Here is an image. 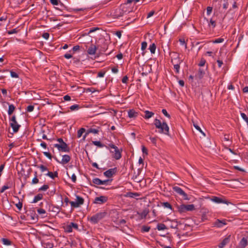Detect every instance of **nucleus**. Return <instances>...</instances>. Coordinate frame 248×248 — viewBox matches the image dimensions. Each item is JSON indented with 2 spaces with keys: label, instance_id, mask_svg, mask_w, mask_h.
<instances>
[{
  "label": "nucleus",
  "instance_id": "obj_7",
  "mask_svg": "<svg viewBox=\"0 0 248 248\" xmlns=\"http://www.w3.org/2000/svg\"><path fill=\"white\" fill-rule=\"evenodd\" d=\"M210 200L212 202H215L217 203H225L227 205L231 203V202H229L227 200H226L225 199H223L221 198L216 196H212L210 198Z\"/></svg>",
  "mask_w": 248,
  "mask_h": 248
},
{
  "label": "nucleus",
  "instance_id": "obj_35",
  "mask_svg": "<svg viewBox=\"0 0 248 248\" xmlns=\"http://www.w3.org/2000/svg\"><path fill=\"white\" fill-rule=\"evenodd\" d=\"M49 186L47 185H44L42 186H41L40 188H39V191H46L47 189H48Z\"/></svg>",
  "mask_w": 248,
  "mask_h": 248
},
{
  "label": "nucleus",
  "instance_id": "obj_8",
  "mask_svg": "<svg viewBox=\"0 0 248 248\" xmlns=\"http://www.w3.org/2000/svg\"><path fill=\"white\" fill-rule=\"evenodd\" d=\"M172 188L177 193L182 196L185 200H189L187 195L180 187L175 186H173Z\"/></svg>",
  "mask_w": 248,
  "mask_h": 248
},
{
  "label": "nucleus",
  "instance_id": "obj_32",
  "mask_svg": "<svg viewBox=\"0 0 248 248\" xmlns=\"http://www.w3.org/2000/svg\"><path fill=\"white\" fill-rule=\"evenodd\" d=\"M1 241L5 245H10L12 243L10 240L6 238H2Z\"/></svg>",
  "mask_w": 248,
  "mask_h": 248
},
{
  "label": "nucleus",
  "instance_id": "obj_27",
  "mask_svg": "<svg viewBox=\"0 0 248 248\" xmlns=\"http://www.w3.org/2000/svg\"><path fill=\"white\" fill-rule=\"evenodd\" d=\"M155 49L156 45L155 44L153 43L150 46L149 49L152 53L154 54L155 53Z\"/></svg>",
  "mask_w": 248,
  "mask_h": 248
},
{
  "label": "nucleus",
  "instance_id": "obj_50",
  "mask_svg": "<svg viewBox=\"0 0 248 248\" xmlns=\"http://www.w3.org/2000/svg\"><path fill=\"white\" fill-rule=\"evenodd\" d=\"M134 0H127V3L126 4H125L123 6H122V10L125 12H126V10H125L124 9H125V5H126L127 4H128V3H131L132 1H133Z\"/></svg>",
  "mask_w": 248,
  "mask_h": 248
},
{
  "label": "nucleus",
  "instance_id": "obj_42",
  "mask_svg": "<svg viewBox=\"0 0 248 248\" xmlns=\"http://www.w3.org/2000/svg\"><path fill=\"white\" fill-rule=\"evenodd\" d=\"M209 26H212L213 28H215L216 26V21L213 20L212 19H211L210 20V23H209Z\"/></svg>",
  "mask_w": 248,
  "mask_h": 248
},
{
  "label": "nucleus",
  "instance_id": "obj_25",
  "mask_svg": "<svg viewBox=\"0 0 248 248\" xmlns=\"http://www.w3.org/2000/svg\"><path fill=\"white\" fill-rule=\"evenodd\" d=\"M157 229L159 231L164 230L167 229L166 225L163 223H159L157 226Z\"/></svg>",
  "mask_w": 248,
  "mask_h": 248
},
{
  "label": "nucleus",
  "instance_id": "obj_3",
  "mask_svg": "<svg viewBox=\"0 0 248 248\" xmlns=\"http://www.w3.org/2000/svg\"><path fill=\"white\" fill-rule=\"evenodd\" d=\"M178 211L180 213H185L187 211H192L195 210V206L193 204H181L177 206Z\"/></svg>",
  "mask_w": 248,
  "mask_h": 248
},
{
  "label": "nucleus",
  "instance_id": "obj_44",
  "mask_svg": "<svg viewBox=\"0 0 248 248\" xmlns=\"http://www.w3.org/2000/svg\"><path fill=\"white\" fill-rule=\"evenodd\" d=\"M34 109V106L32 105L28 106L27 108V111L28 112H31Z\"/></svg>",
  "mask_w": 248,
  "mask_h": 248
},
{
  "label": "nucleus",
  "instance_id": "obj_5",
  "mask_svg": "<svg viewBox=\"0 0 248 248\" xmlns=\"http://www.w3.org/2000/svg\"><path fill=\"white\" fill-rule=\"evenodd\" d=\"M12 122L10 123V126L12 128L13 131L16 133L18 131L20 125L18 124L16 121V117L15 115L13 116L10 120Z\"/></svg>",
  "mask_w": 248,
  "mask_h": 248
},
{
  "label": "nucleus",
  "instance_id": "obj_54",
  "mask_svg": "<svg viewBox=\"0 0 248 248\" xmlns=\"http://www.w3.org/2000/svg\"><path fill=\"white\" fill-rule=\"evenodd\" d=\"M179 41L182 45H185V48H187V45L186 43L185 40L183 38L179 39Z\"/></svg>",
  "mask_w": 248,
  "mask_h": 248
},
{
  "label": "nucleus",
  "instance_id": "obj_46",
  "mask_svg": "<svg viewBox=\"0 0 248 248\" xmlns=\"http://www.w3.org/2000/svg\"><path fill=\"white\" fill-rule=\"evenodd\" d=\"M194 126L195 127L196 129H197L198 131H199L201 133H202L204 136H205V134L202 131L201 128L197 124H193Z\"/></svg>",
  "mask_w": 248,
  "mask_h": 248
},
{
  "label": "nucleus",
  "instance_id": "obj_58",
  "mask_svg": "<svg viewBox=\"0 0 248 248\" xmlns=\"http://www.w3.org/2000/svg\"><path fill=\"white\" fill-rule=\"evenodd\" d=\"M212 9L213 8L212 7L208 6L207 7V14L208 15H209L211 13Z\"/></svg>",
  "mask_w": 248,
  "mask_h": 248
},
{
  "label": "nucleus",
  "instance_id": "obj_24",
  "mask_svg": "<svg viewBox=\"0 0 248 248\" xmlns=\"http://www.w3.org/2000/svg\"><path fill=\"white\" fill-rule=\"evenodd\" d=\"M77 202H76L78 203V206L82 205L84 203V199L82 198L79 197V196H77Z\"/></svg>",
  "mask_w": 248,
  "mask_h": 248
},
{
  "label": "nucleus",
  "instance_id": "obj_38",
  "mask_svg": "<svg viewBox=\"0 0 248 248\" xmlns=\"http://www.w3.org/2000/svg\"><path fill=\"white\" fill-rule=\"evenodd\" d=\"M150 230V227L147 226H143L141 228V231L144 232H148Z\"/></svg>",
  "mask_w": 248,
  "mask_h": 248
},
{
  "label": "nucleus",
  "instance_id": "obj_47",
  "mask_svg": "<svg viewBox=\"0 0 248 248\" xmlns=\"http://www.w3.org/2000/svg\"><path fill=\"white\" fill-rule=\"evenodd\" d=\"M44 155L46 156L47 157H48L49 159H52V155H51L50 154V153H48V152H45L43 153Z\"/></svg>",
  "mask_w": 248,
  "mask_h": 248
},
{
  "label": "nucleus",
  "instance_id": "obj_61",
  "mask_svg": "<svg viewBox=\"0 0 248 248\" xmlns=\"http://www.w3.org/2000/svg\"><path fill=\"white\" fill-rule=\"evenodd\" d=\"M156 137H153V138H152L151 137L150 138V140L151 141V142L154 144V145H156Z\"/></svg>",
  "mask_w": 248,
  "mask_h": 248
},
{
  "label": "nucleus",
  "instance_id": "obj_14",
  "mask_svg": "<svg viewBox=\"0 0 248 248\" xmlns=\"http://www.w3.org/2000/svg\"><path fill=\"white\" fill-rule=\"evenodd\" d=\"M97 49V47L92 44L87 50V53L89 55H94L95 54Z\"/></svg>",
  "mask_w": 248,
  "mask_h": 248
},
{
  "label": "nucleus",
  "instance_id": "obj_56",
  "mask_svg": "<svg viewBox=\"0 0 248 248\" xmlns=\"http://www.w3.org/2000/svg\"><path fill=\"white\" fill-rule=\"evenodd\" d=\"M70 203L71 204V206L73 207H78L79 206L78 203H77L76 202H70Z\"/></svg>",
  "mask_w": 248,
  "mask_h": 248
},
{
  "label": "nucleus",
  "instance_id": "obj_37",
  "mask_svg": "<svg viewBox=\"0 0 248 248\" xmlns=\"http://www.w3.org/2000/svg\"><path fill=\"white\" fill-rule=\"evenodd\" d=\"M44 247L46 248H53V244L51 243H44Z\"/></svg>",
  "mask_w": 248,
  "mask_h": 248
},
{
  "label": "nucleus",
  "instance_id": "obj_18",
  "mask_svg": "<svg viewBox=\"0 0 248 248\" xmlns=\"http://www.w3.org/2000/svg\"><path fill=\"white\" fill-rule=\"evenodd\" d=\"M140 195V194L138 193L129 192L126 193L125 196L130 198H135L137 197H139Z\"/></svg>",
  "mask_w": 248,
  "mask_h": 248
},
{
  "label": "nucleus",
  "instance_id": "obj_12",
  "mask_svg": "<svg viewBox=\"0 0 248 248\" xmlns=\"http://www.w3.org/2000/svg\"><path fill=\"white\" fill-rule=\"evenodd\" d=\"M54 158L58 163L62 164H65L70 161V160L71 159V157L69 155H63L62 156V160L61 161H60L56 157H54Z\"/></svg>",
  "mask_w": 248,
  "mask_h": 248
},
{
  "label": "nucleus",
  "instance_id": "obj_48",
  "mask_svg": "<svg viewBox=\"0 0 248 248\" xmlns=\"http://www.w3.org/2000/svg\"><path fill=\"white\" fill-rule=\"evenodd\" d=\"M70 226L72 227V228H74L76 230L78 229V225L76 223H75L74 222H71L70 224Z\"/></svg>",
  "mask_w": 248,
  "mask_h": 248
},
{
  "label": "nucleus",
  "instance_id": "obj_43",
  "mask_svg": "<svg viewBox=\"0 0 248 248\" xmlns=\"http://www.w3.org/2000/svg\"><path fill=\"white\" fill-rule=\"evenodd\" d=\"M162 112L163 113V114L166 116L167 117L169 118H170V114L167 112V110L165 109H163L162 110Z\"/></svg>",
  "mask_w": 248,
  "mask_h": 248
},
{
  "label": "nucleus",
  "instance_id": "obj_52",
  "mask_svg": "<svg viewBox=\"0 0 248 248\" xmlns=\"http://www.w3.org/2000/svg\"><path fill=\"white\" fill-rule=\"evenodd\" d=\"M147 46V44L146 42H143L141 43V49L142 50H144L146 49Z\"/></svg>",
  "mask_w": 248,
  "mask_h": 248
},
{
  "label": "nucleus",
  "instance_id": "obj_23",
  "mask_svg": "<svg viewBox=\"0 0 248 248\" xmlns=\"http://www.w3.org/2000/svg\"><path fill=\"white\" fill-rule=\"evenodd\" d=\"M15 110V107L13 104L9 105V108L8 110V113L9 115H11L14 110Z\"/></svg>",
  "mask_w": 248,
  "mask_h": 248
},
{
  "label": "nucleus",
  "instance_id": "obj_2",
  "mask_svg": "<svg viewBox=\"0 0 248 248\" xmlns=\"http://www.w3.org/2000/svg\"><path fill=\"white\" fill-rule=\"evenodd\" d=\"M108 147L111 149V150H110V152L112 154V157L114 158L116 160L120 159L122 157L121 153L122 150L119 149L113 144H108Z\"/></svg>",
  "mask_w": 248,
  "mask_h": 248
},
{
  "label": "nucleus",
  "instance_id": "obj_53",
  "mask_svg": "<svg viewBox=\"0 0 248 248\" xmlns=\"http://www.w3.org/2000/svg\"><path fill=\"white\" fill-rule=\"evenodd\" d=\"M10 74L11 77L13 78H17L18 77V74L15 72L11 71Z\"/></svg>",
  "mask_w": 248,
  "mask_h": 248
},
{
  "label": "nucleus",
  "instance_id": "obj_1",
  "mask_svg": "<svg viewBox=\"0 0 248 248\" xmlns=\"http://www.w3.org/2000/svg\"><path fill=\"white\" fill-rule=\"evenodd\" d=\"M154 122L155 127L159 129V133L169 135V127L166 122H163L161 123V121L157 119H155Z\"/></svg>",
  "mask_w": 248,
  "mask_h": 248
},
{
  "label": "nucleus",
  "instance_id": "obj_4",
  "mask_svg": "<svg viewBox=\"0 0 248 248\" xmlns=\"http://www.w3.org/2000/svg\"><path fill=\"white\" fill-rule=\"evenodd\" d=\"M106 215L107 212H106L98 213L90 218V221L94 224L97 223L100 220L104 218Z\"/></svg>",
  "mask_w": 248,
  "mask_h": 248
},
{
  "label": "nucleus",
  "instance_id": "obj_45",
  "mask_svg": "<svg viewBox=\"0 0 248 248\" xmlns=\"http://www.w3.org/2000/svg\"><path fill=\"white\" fill-rule=\"evenodd\" d=\"M38 167L40 169L42 172L47 170V167L43 165H41Z\"/></svg>",
  "mask_w": 248,
  "mask_h": 248
},
{
  "label": "nucleus",
  "instance_id": "obj_34",
  "mask_svg": "<svg viewBox=\"0 0 248 248\" xmlns=\"http://www.w3.org/2000/svg\"><path fill=\"white\" fill-rule=\"evenodd\" d=\"M223 38H217V39H215V40H213L211 42L215 44H217V43H222L224 41Z\"/></svg>",
  "mask_w": 248,
  "mask_h": 248
},
{
  "label": "nucleus",
  "instance_id": "obj_57",
  "mask_svg": "<svg viewBox=\"0 0 248 248\" xmlns=\"http://www.w3.org/2000/svg\"><path fill=\"white\" fill-rule=\"evenodd\" d=\"M80 49V46H78V45H77V46H74L73 47V51L75 52H76L78 50H79Z\"/></svg>",
  "mask_w": 248,
  "mask_h": 248
},
{
  "label": "nucleus",
  "instance_id": "obj_21",
  "mask_svg": "<svg viewBox=\"0 0 248 248\" xmlns=\"http://www.w3.org/2000/svg\"><path fill=\"white\" fill-rule=\"evenodd\" d=\"M46 175L48 176L52 179H54L55 177H57L58 175V173L57 171H55L54 173L52 172L48 171L46 174Z\"/></svg>",
  "mask_w": 248,
  "mask_h": 248
},
{
  "label": "nucleus",
  "instance_id": "obj_10",
  "mask_svg": "<svg viewBox=\"0 0 248 248\" xmlns=\"http://www.w3.org/2000/svg\"><path fill=\"white\" fill-rule=\"evenodd\" d=\"M226 224V219L220 220L217 219L213 223V226L217 228H221Z\"/></svg>",
  "mask_w": 248,
  "mask_h": 248
},
{
  "label": "nucleus",
  "instance_id": "obj_49",
  "mask_svg": "<svg viewBox=\"0 0 248 248\" xmlns=\"http://www.w3.org/2000/svg\"><path fill=\"white\" fill-rule=\"evenodd\" d=\"M9 187H10V186H7V185L3 186L2 187V188H1V190L0 191V193H3L5 190L8 189Z\"/></svg>",
  "mask_w": 248,
  "mask_h": 248
},
{
  "label": "nucleus",
  "instance_id": "obj_60",
  "mask_svg": "<svg viewBox=\"0 0 248 248\" xmlns=\"http://www.w3.org/2000/svg\"><path fill=\"white\" fill-rule=\"evenodd\" d=\"M42 36L46 39H48L49 37V34L47 32H45L43 34Z\"/></svg>",
  "mask_w": 248,
  "mask_h": 248
},
{
  "label": "nucleus",
  "instance_id": "obj_11",
  "mask_svg": "<svg viewBox=\"0 0 248 248\" xmlns=\"http://www.w3.org/2000/svg\"><path fill=\"white\" fill-rule=\"evenodd\" d=\"M117 168L110 169L104 172V175L108 178L111 177L117 172Z\"/></svg>",
  "mask_w": 248,
  "mask_h": 248
},
{
  "label": "nucleus",
  "instance_id": "obj_20",
  "mask_svg": "<svg viewBox=\"0 0 248 248\" xmlns=\"http://www.w3.org/2000/svg\"><path fill=\"white\" fill-rule=\"evenodd\" d=\"M43 196L42 194H38L36 196H35L34 198L33 201L32 202L35 203L37 202L38 201L42 200L43 199Z\"/></svg>",
  "mask_w": 248,
  "mask_h": 248
},
{
  "label": "nucleus",
  "instance_id": "obj_64",
  "mask_svg": "<svg viewBox=\"0 0 248 248\" xmlns=\"http://www.w3.org/2000/svg\"><path fill=\"white\" fill-rule=\"evenodd\" d=\"M241 116L245 121L248 120V117L244 113H241Z\"/></svg>",
  "mask_w": 248,
  "mask_h": 248
},
{
  "label": "nucleus",
  "instance_id": "obj_41",
  "mask_svg": "<svg viewBox=\"0 0 248 248\" xmlns=\"http://www.w3.org/2000/svg\"><path fill=\"white\" fill-rule=\"evenodd\" d=\"M79 108V106L78 105H74L73 106H71L70 107V109L71 110H74L75 109H78Z\"/></svg>",
  "mask_w": 248,
  "mask_h": 248
},
{
  "label": "nucleus",
  "instance_id": "obj_13",
  "mask_svg": "<svg viewBox=\"0 0 248 248\" xmlns=\"http://www.w3.org/2000/svg\"><path fill=\"white\" fill-rule=\"evenodd\" d=\"M111 181H112V180H106L102 181L98 178H94L93 179V183L94 184L97 185H106V184H107V183L108 182H109V181L111 182Z\"/></svg>",
  "mask_w": 248,
  "mask_h": 248
},
{
  "label": "nucleus",
  "instance_id": "obj_9",
  "mask_svg": "<svg viewBox=\"0 0 248 248\" xmlns=\"http://www.w3.org/2000/svg\"><path fill=\"white\" fill-rule=\"evenodd\" d=\"M108 200V197L105 196H101L100 197H95L93 203L96 204H103L106 202Z\"/></svg>",
  "mask_w": 248,
  "mask_h": 248
},
{
  "label": "nucleus",
  "instance_id": "obj_33",
  "mask_svg": "<svg viewBox=\"0 0 248 248\" xmlns=\"http://www.w3.org/2000/svg\"><path fill=\"white\" fill-rule=\"evenodd\" d=\"M85 129L84 128H81L78 131V137L80 138L81 137L82 135L84 132H85Z\"/></svg>",
  "mask_w": 248,
  "mask_h": 248
},
{
  "label": "nucleus",
  "instance_id": "obj_6",
  "mask_svg": "<svg viewBox=\"0 0 248 248\" xmlns=\"http://www.w3.org/2000/svg\"><path fill=\"white\" fill-rule=\"evenodd\" d=\"M54 147L57 148L59 151L63 152H69L70 148L66 143L63 144H55Z\"/></svg>",
  "mask_w": 248,
  "mask_h": 248
},
{
  "label": "nucleus",
  "instance_id": "obj_28",
  "mask_svg": "<svg viewBox=\"0 0 248 248\" xmlns=\"http://www.w3.org/2000/svg\"><path fill=\"white\" fill-rule=\"evenodd\" d=\"M133 179L135 182H136L137 183H140V182H141V181L142 180V177H139V174H138V175L133 176Z\"/></svg>",
  "mask_w": 248,
  "mask_h": 248
},
{
  "label": "nucleus",
  "instance_id": "obj_51",
  "mask_svg": "<svg viewBox=\"0 0 248 248\" xmlns=\"http://www.w3.org/2000/svg\"><path fill=\"white\" fill-rule=\"evenodd\" d=\"M205 62H206L205 60H204V59H202L201 60L200 63H199V65L200 66H203L204 65Z\"/></svg>",
  "mask_w": 248,
  "mask_h": 248
},
{
  "label": "nucleus",
  "instance_id": "obj_22",
  "mask_svg": "<svg viewBox=\"0 0 248 248\" xmlns=\"http://www.w3.org/2000/svg\"><path fill=\"white\" fill-rule=\"evenodd\" d=\"M240 245L243 248H245L248 245L247 239L246 238L243 237L240 242Z\"/></svg>",
  "mask_w": 248,
  "mask_h": 248
},
{
  "label": "nucleus",
  "instance_id": "obj_30",
  "mask_svg": "<svg viewBox=\"0 0 248 248\" xmlns=\"http://www.w3.org/2000/svg\"><path fill=\"white\" fill-rule=\"evenodd\" d=\"M93 144L94 145H96L99 147H103L105 145L103 144H102L100 141H93Z\"/></svg>",
  "mask_w": 248,
  "mask_h": 248
},
{
  "label": "nucleus",
  "instance_id": "obj_62",
  "mask_svg": "<svg viewBox=\"0 0 248 248\" xmlns=\"http://www.w3.org/2000/svg\"><path fill=\"white\" fill-rule=\"evenodd\" d=\"M142 151L143 154H145L146 155L148 154L147 149L144 146H142Z\"/></svg>",
  "mask_w": 248,
  "mask_h": 248
},
{
  "label": "nucleus",
  "instance_id": "obj_40",
  "mask_svg": "<svg viewBox=\"0 0 248 248\" xmlns=\"http://www.w3.org/2000/svg\"><path fill=\"white\" fill-rule=\"evenodd\" d=\"M65 232H72V227L70 226V225H67L65 228Z\"/></svg>",
  "mask_w": 248,
  "mask_h": 248
},
{
  "label": "nucleus",
  "instance_id": "obj_26",
  "mask_svg": "<svg viewBox=\"0 0 248 248\" xmlns=\"http://www.w3.org/2000/svg\"><path fill=\"white\" fill-rule=\"evenodd\" d=\"M148 213L149 211L148 210L145 209L143 210V211L140 214L141 218H145Z\"/></svg>",
  "mask_w": 248,
  "mask_h": 248
},
{
  "label": "nucleus",
  "instance_id": "obj_55",
  "mask_svg": "<svg viewBox=\"0 0 248 248\" xmlns=\"http://www.w3.org/2000/svg\"><path fill=\"white\" fill-rule=\"evenodd\" d=\"M37 212L39 214H45L46 213V211L44 209L39 208V209H37Z\"/></svg>",
  "mask_w": 248,
  "mask_h": 248
},
{
  "label": "nucleus",
  "instance_id": "obj_17",
  "mask_svg": "<svg viewBox=\"0 0 248 248\" xmlns=\"http://www.w3.org/2000/svg\"><path fill=\"white\" fill-rule=\"evenodd\" d=\"M204 74V71L202 69L200 68L199 69L198 74L196 75V78L199 79H202L203 77Z\"/></svg>",
  "mask_w": 248,
  "mask_h": 248
},
{
  "label": "nucleus",
  "instance_id": "obj_19",
  "mask_svg": "<svg viewBox=\"0 0 248 248\" xmlns=\"http://www.w3.org/2000/svg\"><path fill=\"white\" fill-rule=\"evenodd\" d=\"M144 113L145 116H144V118L146 119H148L151 118L154 115V113L153 112L149 111L148 110H145Z\"/></svg>",
  "mask_w": 248,
  "mask_h": 248
},
{
  "label": "nucleus",
  "instance_id": "obj_39",
  "mask_svg": "<svg viewBox=\"0 0 248 248\" xmlns=\"http://www.w3.org/2000/svg\"><path fill=\"white\" fill-rule=\"evenodd\" d=\"M162 204L165 207L172 209V206L168 202H163Z\"/></svg>",
  "mask_w": 248,
  "mask_h": 248
},
{
  "label": "nucleus",
  "instance_id": "obj_36",
  "mask_svg": "<svg viewBox=\"0 0 248 248\" xmlns=\"http://www.w3.org/2000/svg\"><path fill=\"white\" fill-rule=\"evenodd\" d=\"M99 131L97 129H94V128H90L88 130V133H92L94 134H97L98 133Z\"/></svg>",
  "mask_w": 248,
  "mask_h": 248
},
{
  "label": "nucleus",
  "instance_id": "obj_15",
  "mask_svg": "<svg viewBox=\"0 0 248 248\" xmlns=\"http://www.w3.org/2000/svg\"><path fill=\"white\" fill-rule=\"evenodd\" d=\"M138 115V113L135 110L132 109H129L128 111V116L130 118H135Z\"/></svg>",
  "mask_w": 248,
  "mask_h": 248
},
{
  "label": "nucleus",
  "instance_id": "obj_63",
  "mask_svg": "<svg viewBox=\"0 0 248 248\" xmlns=\"http://www.w3.org/2000/svg\"><path fill=\"white\" fill-rule=\"evenodd\" d=\"M17 31L16 29H13V30H12L11 31H8V33L9 34H11L17 33Z\"/></svg>",
  "mask_w": 248,
  "mask_h": 248
},
{
  "label": "nucleus",
  "instance_id": "obj_59",
  "mask_svg": "<svg viewBox=\"0 0 248 248\" xmlns=\"http://www.w3.org/2000/svg\"><path fill=\"white\" fill-rule=\"evenodd\" d=\"M16 206L19 210H21L22 207V203L21 202H19L18 203L16 204Z\"/></svg>",
  "mask_w": 248,
  "mask_h": 248
},
{
  "label": "nucleus",
  "instance_id": "obj_16",
  "mask_svg": "<svg viewBox=\"0 0 248 248\" xmlns=\"http://www.w3.org/2000/svg\"><path fill=\"white\" fill-rule=\"evenodd\" d=\"M230 235L225 238L218 245L219 248H223L229 242Z\"/></svg>",
  "mask_w": 248,
  "mask_h": 248
},
{
  "label": "nucleus",
  "instance_id": "obj_31",
  "mask_svg": "<svg viewBox=\"0 0 248 248\" xmlns=\"http://www.w3.org/2000/svg\"><path fill=\"white\" fill-rule=\"evenodd\" d=\"M34 178L32 180V184H36L38 183L39 179L37 178V173L36 171L34 172Z\"/></svg>",
  "mask_w": 248,
  "mask_h": 248
},
{
  "label": "nucleus",
  "instance_id": "obj_29",
  "mask_svg": "<svg viewBox=\"0 0 248 248\" xmlns=\"http://www.w3.org/2000/svg\"><path fill=\"white\" fill-rule=\"evenodd\" d=\"M171 62L174 65V68L176 70V73H178L179 72V68H180V65L179 63H174L173 62V60H171Z\"/></svg>",
  "mask_w": 248,
  "mask_h": 248
}]
</instances>
